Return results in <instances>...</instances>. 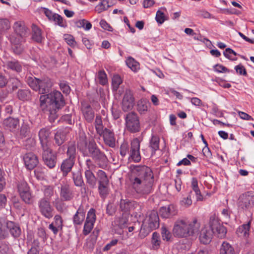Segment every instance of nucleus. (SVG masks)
<instances>
[{
	"instance_id": "15",
	"label": "nucleus",
	"mask_w": 254,
	"mask_h": 254,
	"mask_svg": "<svg viewBox=\"0 0 254 254\" xmlns=\"http://www.w3.org/2000/svg\"><path fill=\"white\" fill-rule=\"evenodd\" d=\"M140 143L139 140L137 138L133 139L131 142L129 157L132 160L136 162H138L141 160L139 151Z\"/></svg>"
},
{
	"instance_id": "25",
	"label": "nucleus",
	"mask_w": 254,
	"mask_h": 254,
	"mask_svg": "<svg viewBox=\"0 0 254 254\" xmlns=\"http://www.w3.org/2000/svg\"><path fill=\"white\" fill-rule=\"evenodd\" d=\"M177 211L173 205H169L167 207L163 206L160 209V214L163 218H167L176 215Z\"/></svg>"
},
{
	"instance_id": "8",
	"label": "nucleus",
	"mask_w": 254,
	"mask_h": 254,
	"mask_svg": "<svg viewBox=\"0 0 254 254\" xmlns=\"http://www.w3.org/2000/svg\"><path fill=\"white\" fill-rule=\"evenodd\" d=\"M238 204L243 209L253 207L254 205V192L248 191L242 194L239 197Z\"/></svg>"
},
{
	"instance_id": "6",
	"label": "nucleus",
	"mask_w": 254,
	"mask_h": 254,
	"mask_svg": "<svg viewBox=\"0 0 254 254\" xmlns=\"http://www.w3.org/2000/svg\"><path fill=\"white\" fill-rule=\"evenodd\" d=\"M17 189L21 199L27 204L32 203V196L27 182L22 180L18 182Z\"/></svg>"
},
{
	"instance_id": "10",
	"label": "nucleus",
	"mask_w": 254,
	"mask_h": 254,
	"mask_svg": "<svg viewBox=\"0 0 254 254\" xmlns=\"http://www.w3.org/2000/svg\"><path fill=\"white\" fill-rule=\"evenodd\" d=\"M209 224L213 229V233H216L219 238L225 237L227 233L226 228L220 223L215 216H211L210 218Z\"/></svg>"
},
{
	"instance_id": "57",
	"label": "nucleus",
	"mask_w": 254,
	"mask_h": 254,
	"mask_svg": "<svg viewBox=\"0 0 254 254\" xmlns=\"http://www.w3.org/2000/svg\"><path fill=\"white\" fill-rule=\"evenodd\" d=\"M39 243L38 241L35 240L31 248L28 252V254H39Z\"/></svg>"
},
{
	"instance_id": "23",
	"label": "nucleus",
	"mask_w": 254,
	"mask_h": 254,
	"mask_svg": "<svg viewBox=\"0 0 254 254\" xmlns=\"http://www.w3.org/2000/svg\"><path fill=\"white\" fill-rule=\"evenodd\" d=\"M49 131L46 128L41 129L39 132V137L42 149L48 148L50 146L49 141Z\"/></svg>"
},
{
	"instance_id": "1",
	"label": "nucleus",
	"mask_w": 254,
	"mask_h": 254,
	"mask_svg": "<svg viewBox=\"0 0 254 254\" xmlns=\"http://www.w3.org/2000/svg\"><path fill=\"white\" fill-rule=\"evenodd\" d=\"M130 181L133 190L139 195H148L153 191L154 175L152 170L146 166H133Z\"/></svg>"
},
{
	"instance_id": "63",
	"label": "nucleus",
	"mask_w": 254,
	"mask_h": 254,
	"mask_svg": "<svg viewBox=\"0 0 254 254\" xmlns=\"http://www.w3.org/2000/svg\"><path fill=\"white\" fill-rule=\"evenodd\" d=\"M8 251V244L5 242H0V254H7Z\"/></svg>"
},
{
	"instance_id": "20",
	"label": "nucleus",
	"mask_w": 254,
	"mask_h": 254,
	"mask_svg": "<svg viewBox=\"0 0 254 254\" xmlns=\"http://www.w3.org/2000/svg\"><path fill=\"white\" fill-rule=\"evenodd\" d=\"M105 143L111 147L115 146V138L114 132L109 129L105 128L102 133Z\"/></svg>"
},
{
	"instance_id": "35",
	"label": "nucleus",
	"mask_w": 254,
	"mask_h": 254,
	"mask_svg": "<svg viewBox=\"0 0 254 254\" xmlns=\"http://www.w3.org/2000/svg\"><path fill=\"white\" fill-rule=\"evenodd\" d=\"M66 155L68 158L75 160L76 148L75 142L68 143L67 148Z\"/></svg>"
},
{
	"instance_id": "24",
	"label": "nucleus",
	"mask_w": 254,
	"mask_h": 254,
	"mask_svg": "<svg viewBox=\"0 0 254 254\" xmlns=\"http://www.w3.org/2000/svg\"><path fill=\"white\" fill-rule=\"evenodd\" d=\"M38 86L39 89H38L37 91L41 94H44L49 91L52 86V83L50 78H44L39 80Z\"/></svg>"
},
{
	"instance_id": "17",
	"label": "nucleus",
	"mask_w": 254,
	"mask_h": 254,
	"mask_svg": "<svg viewBox=\"0 0 254 254\" xmlns=\"http://www.w3.org/2000/svg\"><path fill=\"white\" fill-rule=\"evenodd\" d=\"M213 234V229H211L210 225L203 227L199 233V239L200 242L205 245L209 244L211 241Z\"/></svg>"
},
{
	"instance_id": "36",
	"label": "nucleus",
	"mask_w": 254,
	"mask_h": 254,
	"mask_svg": "<svg viewBox=\"0 0 254 254\" xmlns=\"http://www.w3.org/2000/svg\"><path fill=\"white\" fill-rule=\"evenodd\" d=\"M98 191L100 196L105 198L109 193V183L99 184Z\"/></svg>"
},
{
	"instance_id": "43",
	"label": "nucleus",
	"mask_w": 254,
	"mask_h": 254,
	"mask_svg": "<svg viewBox=\"0 0 254 254\" xmlns=\"http://www.w3.org/2000/svg\"><path fill=\"white\" fill-rule=\"evenodd\" d=\"M161 243L159 234L155 232L153 233L152 236L151 244L152 249L157 250L159 248Z\"/></svg>"
},
{
	"instance_id": "58",
	"label": "nucleus",
	"mask_w": 254,
	"mask_h": 254,
	"mask_svg": "<svg viewBox=\"0 0 254 254\" xmlns=\"http://www.w3.org/2000/svg\"><path fill=\"white\" fill-rule=\"evenodd\" d=\"M213 68L215 71L219 73H226L230 71L227 67L220 64L215 65Z\"/></svg>"
},
{
	"instance_id": "21",
	"label": "nucleus",
	"mask_w": 254,
	"mask_h": 254,
	"mask_svg": "<svg viewBox=\"0 0 254 254\" xmlns=\"http://www.w3.org/2000/svg\"><path fill=\"white\" fill-rule=\"evenodd\" d=\"M13 28L15 34L17 35L25 37L28 35V28L23 22H15L13 25Z\"/></svg>"
},
{
	"instance_id": "46",
	"label": "nucleus",
	"mask_w": 254,
	"mask_h": 254,
	"mask_svg": "<svg viewBox=\"0 0 254 254\" xmlns=\"http://www.w3.org/2000/svg\"><path fill=\"white\" fill-rule=\"evenodd\" d=\"M17 96L20 100H27L30 99L31 92L28 90H19L17 92Z\"/></svg>"
},
{
	"instance_id": "39",
	"label": "nucleus",
	"mask_w": 254,
	"mask_h": 254,
	"mask_svg": "<svg viewBox=\"0 0 254 254\" xmlns=\"http://www.w3.org/2000/svg\"><path fill=\"white\" fill-rule=\"evenodd\" d=\"M72 179L77 187H81L84 184L81 173L79 171L72 172Z\"/></svg>"
},
{
	"instance_id": "45",
	"label": "nucleus",
	"mask_w": 254,
	"mask_h": 254,
	"mask_svg": "<svg viewBox=\"0 0 254 254\" xmlns=\"http://www.w3.org/2000/svg\"><path fill=\"white\" fill-rule=\"evenodd\" d=\"M66 136L64 132L61 131H58L55 136V140L56 144L60 146L65 140Z\"/></svg>"
},
{
	"instance_id": "50",
	"label": "nucleus",
	"mask_w": 254,
	"mask_h": 254,
	"mask_svg": "<svg viewBox=\"0 0 254 254\" xmlns=\"http://www.w3.org/2000/svg\"><path fill=\"white\" fill-rule=\"evenodd\" d=\"M147 102L145 100H140L137 103V111L140 114H144L147 111Z\"/></svg>"
},
{
	"instance_id": "31",
	"label": "nucleus",
	"mask_w": 254,
	"mask_h": 254,
	"mask_svg": "<svg viewBox=\"0 0 254 254\" xmlns=\"http://www.w3.org/2000/svg\"><path fill=\"white\" fill-rule=\"evenodd\" d=\"M32 39L36 42L41 43L43 39L41 30L36 25L33 24L32 26Z\"/></svg>"
},
{
	"instance_id": "37",
	"label": "nucleus",
	"mask_w": 254,
	"mask_h": 254,
	"mask_svg": "<svg viewBox=\"0 0 254 254\" xmlns=\"http://www.w3.org/2000/svg\"><path fill=\"white\" fill-rule=\"evenodd\" d=\"M250 228V222L247 224H243L240 226L237 230L236 233L240 237L247 238L249 236Z\"/></svg>"
},
{
	"instance_id": "14",
	"label": "nucleus",
	"mask_w": 254,
	"mask_h": 254,
	"mask_svg": "<svg viewBox=\"0 0 254 254\" xmlns=\"http://www.w3.org/2000/svg\"><path fill=\"white\" fill-rule=\"evenodd\" d=\"M134 105V98L132 92L130 90L127 89L122 100V109L124 112H127L132 110Z\"/></svg>"
},
{
	"instance_id": "44",
	"label": "nucleus",
	"mask_w": 254,
	"mask_h": 254,
	"mask_svg": "<svg viewBox=\"0 0 254 254\" xmlns=\"http://www.w3.org/2000/svg\"><path fill=\"white\" fill-rule=\"evenodd\" d=\"M126 63L128 67L134 71H136L139 68V63L131 57H129L127 60Z\"/></svg>"
},
{
	"instance_id": "32",
	"label": "nucleus",
	"mask_w": 254,
	"mask_h": 254,
	"mask_svg": "<svg viewBox=\"0 0 254 254\" xmlns=\"http://www.w3.org/2000/svg\"><path fill=\"white\" fill-rule=\"evenodd\" d=\"M134 202L127 199H121L120 203V208L125 214L129 211L133 207Z\"/></svg>"
},
{
	"instance_id": "18",
	"label": "nucleus",
	"mask_w": 254,
	"mask_h": 254,
	"mask_svg": "<svg viewBox=\"0 0 254 254\" xmlns=\"http://www.w3.org/2000/svg\"><path fill=\"white\" fill-rule=\"evenodd\" d=\"M61 199L63 201H70L74 197V193L69 185H62L60 192Z\"/></svg>"
},
{
	"instance_id": "9",
	"label": "nucleus",
	"mask_w": 254,
	"mask_h": 254,
	"mask_svg": "<svg viewBox=\"0 0 254 254\" xmlns=\"http://www.w3.org/2000/svg\"><path fill=\"white\" fill-rule=\"evenodd\" d=\"M143 225L149 230L156 229L159 225V217L157 212L153 210L149 212L143 222Z\"/></svg>"
},
{
	"instance_id": "30",
	"label": "nucleus",
	"mask_w": 254,
	"mask_h": 254,
	"mask_svg": "<svg viewBox=\"0 0 254 254\" xmlns=\"http://www.w3.org/2000/svg\"><path fill=\"white\" fill-rule=\"evenodd\" d=\"M8 230L14 238H18L21 234V229L19 226L12 221L8 222Z\"/></svg>"
},
{
	"instance_id": "4",
	"label": "nucleus",
	"mask_w": 254,
	"mask_h": 254,
	"mask_svg": "<svg viewBox=\"0 0 254 254\" xmlns=\"http://www.w3.org/2000/svg\"><path fill=\"white\" fill-rule=\"evenodd\" d=\"M88 150L90 156L95 161L98 166L104 169L107 166V158L103 152H102L94 141H90L88 145Z\"/></svg>"
},
{
	"instance_id": "19",
	"label": "nucleus",
	"mask_w": 254,
	"mask_h": 254,
	"mask_svg": "<svg viewBox=\"0 0 254 254\" xmlns=\"http://www.w3.org/2000/svg\"><path fill=\"white\" fill-rule=\"evenodd\" d=\"M81 111L86 121L91 123L95 117V114L91 106L88 104L82 103Z\"/></svg>"
},
{
	"instance_id": "56",
	"label": "nucleus",
	"mask_w": 254,
	"mask_h": 254,
	"mask_svg": "<svg viewBox=\"0 0 254 254\" xmlns=\"http://www.w3.org/2000/svg\"><path fill=\"white\" fill-rule=\"evenodd\" d=\"M155 19L158 23L162 24L165 20H167V18L164 13L159 10L156 12Z\"/></svg>"
},
{
	"instance_id": "48",
	"label": "nucleus",
	"mask_w": 254,
	"mask_h": 254,
	"mask_svg": "<svg viewBox=\"0 0 254 254\" xmlns=\"http://www.w3.org/2000/svg\"><path fill=\"white\" fill-rule=\"evenodd\" d=\"M123 80L120 76L118 74L114 75L112 78V86L114 91H117Z\"/></svg>"
},
{
	"instance_id": "3",
	"label": "nucleus",
	"mask_w": 254,
	"mask_h": 254,
	"mask_svg": "<svg viewBox=\"0 0 254 254\" xmlns=\"http://www.w3.org/2000/svg\"><path fill=\"white\" fill-rule=\"evenodd\" d=\"M199 227L200 223L196 218L190 221L185 218H180L175 221L172 233L177 238H187L197 233Z\"/></svg>"
},
{
	"instance_id": "40",
	"label": "nucleus",
	"mask_w": 254,
	"mask_h": 254,
	"mask_svg": "<svg viewBox=\"0 0 254 254\" xmlns=\"http://www.w3.org/2000/svg\"><path fill=\"white\" fill-rule=\"evenodd\" d=\"M10 28V23L6 18H0V35L5 33Z\"/></svg>"
},
{
	"instance_id": "61",
	"label": "nucleus",
	"mask_w": 254,
	"mask_h": 254,
	"mask_svg": "<svg viewBox=\"0 0 254 254\" xmlns=\"http://www.w3.org/2000/svg\"><path fill=\"white\" fill-rule=\"evenodd\" d=\"M44 194L45 197L43 198H47L49 200L50 198L54 194V189L52 187L48 186L44 190Z\"/></svg>"
},
{
	"instance_id": "47",
	"label": "nucleus",
	"mask_w": 254,
	"mask_h": 254,
	"mask_svg": "<svg viewBox=\"0 0 254 254\" xmlns=\"http://www.w3.org/2000/svg\"><path fill=\"white\" fill-rule=\"evenodd\" d=\"M127 222L128 219L126 214H123L122 217L117 218L114 222L115 224L118 225L120 228H123L126 226Z\"/></svg>"
},
{
	"instance_id": "7",
	"label": "nucleus",
	"mask_w": 254,
	"mask_h": 254,
	"mask_svg": "<svg viewBox=\"0 0 254 254\" xmlns=\"http://www.w3.org/2000/svg\"><path fill=\"white\" fill-rule=\"evenodd\" d=\"M38 204L39 211L44 217L50 219L53 216L54 209L49 200L47 198H41L38 201Z\"/></svg>"
},
{
	"instance_id": "52",
	"label": "nucleus",
	"mask_w": 254,
	"mask_h": 254,
	"mask_svg": "<svg viewBox=\"0 0 254 254\" xmlns=\"http://www.w3.org/2000/svg\"><path fill=\"white\" fill-rule=\"evenodd\" d=\"M30 127L28 124L24 123L20 128V135L23 137H27L30 135Z\"/></svg>"
},
{
	"instance_id": "16",
	"label": "nucleus",
	"mask_w": 254,
	"mask_h": 254,
	"mask_svg": "<svg viewBox=\"0 0 254 254\" xmlns=\"http://www.w3.org/2000/svg\"><path fill=\"white\" fill-rule=\"evenodd\" d=\"M23 159L24 165L28 170L33 169L39 163L38 157L32 152L25 154Z\"/></svg>"
},
{
	"instance_id": "60",
	"label": "nucleus",
	"mask_w": 254,
	"mask_h": 254,
	"mask_svg": "<svg viewBox=\"0 0 254 254\" xmlns=\"http://www.w3.org/2000/svg\"><path fill=\"white\" fill-rule=\"evenodd\" d=\"M116 205L113 203H109L107 206L106 212L109 215H113L116 211Z\"/></svg>"
},
{
	"instance_id": "59",
	"label": "nucleus",
	"mask_w": 254,
	"mask_h": 254,
	"mask_svg": "<svg viewBox=\"0 0 254 254\" xmlns=\"http://www.w3.org/2000/svg\"><path fill=\"white\" fill-rule=\"evenodd\" d=\"M51 224H53L58 228L62 229L63 227V220L61 216L59 215H56L54 217V221Z\"/></svg>"
},
{
	"instance_id": "28",
	"label": "nucleus",
	"mask_w": 254,
	"mask_h": 254,
	"mask_svg": "<svg viewBox=\"0 0 254 254\" xmlns=\"http://www.w3.org/2000/svg\"><path fill=\"white\" fill-rule=\"evenodd\" d=\"M4 66L7 69H11L17 72H20L22 69L21 64L16 60L7 61L5 62Z\"/></svg>"
},
{
	"instance_id": "55",
	"label": "nucleus",
	"mask_w": 254,
	"mask_h": 254,
	"mask_svg": "<svg viewBox=\"0 0 254 254\" xmlns=\"http://www.w3.org/2000/svg\"><path fill=\"white\" fill-rule=\"evenodd\" d=\"M98 79L100 84L104 85L108 82L107 74L104 70L98 72Z\"/></svg>"
},
{
	"instance_id": "54",
	"label": "nucleus",
	"mask_w": 254,
	"mask_h": 254,
	"mask_svg": "<svg viewBox=\"0 0 254 254\" xmlns=\"http://www.w3.org/2000/svg\"><path fill=\"white\" fill-rule=\"evenodd\" d=\"M161 233L163 240L169 241L171 240L172 238V234L166 227H162Z\"/></svg>"
},
{
	"instance_id": "42",
	"label": "nucleus",
	"mask_w": 254,
	"mask_h": 254,
	"mask_svg": "<svg viewBox=\"0 0 254 254\" xmlns=\"http://www.w3.org/2000/svg\"><path fill=\"white\" fill-rule=\"evenodd\" d=\"M159 138L155 135H152L150 140V147L152 150V153L159 149Z\"/></svg>"
},
{
	"instance_id": "33",
	"label": "nucleus",
	"mask_w": 254,
	"mask_h": 254,
	"mask_svg": "<svg viewBox=\"0 0 254 254\" xmlns=\"http://www.w3.org/2000/svg\"><path fill=\"white\" fill-rule=\"evenodd\" d=\"M85 176L86 183L91 188H94L96 185L97 178L92 171H85Z\"/></svg>"
},
{
	"instance_id": "62",
	"label": "nucleus",
	"mask_w": 254,
	"mask_h": 254,
	"mask_svg": "<svg viewBox=\"0 0 254 254\" xmlns=\"http://www.w3.org/2000/svg\"><path fill=\"white\" fill-rule=\"evenodd\" d=\"M235 69L237 73L240 75L244 76H246L247 75L246 69L242 64H239V65H236L235 67Z\"/></svg>"
},
{
	"instance_id": "29",
	"label": "nucleus",
	"mask_w": 254,
	"mask_h": 254,
	"mask_svg": "<svg viewBox=\"0 0 254 254\" xmlns=\"http://www.w3.org/2000/svg\"><path fill=\"white\" fill-rule=\"evenodd\" d=\"M19 120L16 118H8L3 121V125L5 127L10 131H14L19 125Z\"/></svg>"
},
{
	"instance_id": "5",
	"label": "nucleus",
	"mask_w": 254,
	"mask_h": 254,
	"mask_svg": "<svg viewBox=\"0 0 254 254\" xmlns=\"http://www.w3.org/2000/svg\"><path fill=\"white\" fill-rule=\"evenodd\" d=\"M126 125L128 130L131 132H136L140 130V124L137 115L131 112L126 115Z\"/></svg>"
},
{
	"instance_id": "51",
	"label": "nucleus",
	"mask_w": 254,
	"mask_h": 254,
	"mask_svg": "<svg viewBox=\"0 0 254 254\" xmlns=\"http://www.w3.org/2000/svg\"><path fill=\"white\" fill-rule=\"evenodd\" d=\"M224 56L232 61H236L237 58L235 56L237 55V53L234 51L232 49L228 48L225 49L223 52Z\"/></svg>"
},
{
	"instance_id": "41",
	"label": "nucleus",
	"mask_w": 254,
	"mask_h": 254,
	"mask_svg": "<svg viewBox=\"0 0 254 254\" xmlns=\"http://www.w3.org/2000/svg\"><path fill=\"white\" fill-rule=\"evenodd\" d=\"M94 126L95 127V129L96 130L97 133L101 135L102 133L103 132L104 129V126L103 125V122L102 120L101 117L99 115H97L96 116L95 122H94Z\"/></svg>"
},
{
	"instance_id": "11",
	"label": "nucleus",
	"mask_w": 254,
	"mask_h": 254,
	"mask_svg": "<svg viewBox=\"0 0 254 254\" xmlns=\"http://www.w3.org/2000/svg\"><path fill=\"white\" fill-rule=\"evenodd\" d=\"M9 39L14 53L17 55L20 54L24 49L22 45L25 42V37L13 35L10 36Z\"/></svg>"
},
{
	"instance_id": "34",
	"label": "nucleus",
	"mask_w": 254,
	"mask_h": 254,
	"mask_svg": "<svg viewBox=\"0 0 254 254\" xmlns=\"http://www.w3.org/2000/svg\"><path fill=\"white\" fill-rule=\"evenodd\" d=\"M220 254H235L233 247L227 242H224L220 249Z\"/></svg>"
},
{
	"instance_id": "12",
	"label": "nucleus",
	"mask_w": 254,
	"mask_h": 254,
	"mask_svg": "<svg viewBox=\"0 0 254 254\" xmlns=\"http://www.w3.org/2000/svg\"><path fill=\"white\" fill-rule=\"evenodd\" d=\"M42 150V157L45 164L49 168H53L56 164V156L52 153L50 147L43 148Z\"/></svg>"
},
{
	"instance_id": "13",
	"label": "nucleus",
	"mask_w": 254,
	"mask_h": 254,
	"mask_svg": "<svg viewBox=\"0 0 254 254\" xmlns=\"http://www.w3.org/2000/svg\"><path fill=\"white\" fill-rule=\"evenodd\" d=\"M96 220L95 210L91 208L88 212L86 219L84 225L83 233L84 235L89 234L92 230Z\"/></svg>"
},
{
	"instance_id": "49",
	"label": "nucleus",
	"mask_w": 254,
	"mask_h": 254,
	"mask_svg": "<svg viewBox=\"0 0 254 254\" xmlns=\"http://www.w3.org/2000/svg\"><path fill=\"white\" fill-rule=\"evenodd\" d=\"M192 191H190L188 196L184 197L180 201V204L184 207H188L192 204V200L191 194Z\"/></svg>"
},
{
	"instance_id": "64",
	"label": "nucleus",
	"mask_w": 254,
	"mask_h": 254,
	"mask_svg": "<svg viewBox=\"0 0 254 254\" xmlns=\"http://www.w3.org/2000/svg\"><path fill=\"white\" fill-rule=\"evenodd\" d=\"M64 40L70 46H73L75 45V42L73 37L71 35L65 34L64 36Z\"/></svg>"
},
{
	"instance_id": "26",
	"label": "nucleus",
	"mask_w": 254,
	"mask_h": 254,
	"mask_svg": "<svg viewBox=\"0 0 254 254\" xmlns=\"http://www.w3.org/2000/svg\"><path fill=\"white\" fill-rule=\"evenodd\" d=\"M86 211L82 206H80L73 217V223L80 225L85 219Z\"/></svg>"
},
{
	"instance_id": "53",
	"label": "nucleus",
	"mask_w": 254,
	"mask_h": 254,
	"mask_svg": "<svg viewBox=\"0 0 254 254\" xmlns=\"http://www.w3.org/2000/svg\"><path fill=\"white\" fill-rule=\"evenodd\" d=\"M97 175L99 179V184L109 183L107 176L104 171L102 170H99L97 173Z\"/></svg>"
},
{
	"instance_id": "38",
	"label": "nucleus",
	"mask_w": 254,
	"mask_h": 254,
	"mask_svg": "<svg viewBox=\"0 0 254 254\" xmlns=\"http://www.w3.org/2000/svg\"><path fill=\"white\" fill-rule=\"evenodd\" d=\"M39 80V79L32 76L26 77L27 83L33 90L36 91L39 89L38 87Z\"/></svg>"
},
{
	"instance_id": "22",
	"label": "nucleus",
	"mask_w": 254,
	"mask_h": 254,
	"mask_svg": "<svg viewBox=\"0 0 254 254\" xmlns=\"http://www.w3.org/2000/svg\"><path fill=\"white\" fill-rule=\"evenodd\" d=\"M75 161V160L68 158L63 161L61 165V170L64 176H66L68 173L71 171Z\"/></svg>"
},
{
	"instance_id": "2",
	"label": "nucleus",
	"mask_w": 254,
	"mask_h": 254,
	"mask_svg": "<svg viewBox=\"0 0 254 254\" xmlns=\"http://www.w3.org/2000/svg\"><path fill=\"white\" fill-rule=\"evenodd\" d=\"M40 102L41 109L49 116L51 122H54L57 118L58 111L64 105L63 96L62 93L58 91L41 95Z\"/></svg>"
},
{
	"instance_id": "27",
	"label": "nucleus",
	"mask_w": 254,
	"mask_h": 254,
	"mask_svg": "<svg viewBox=\"0 0 254 254\" xmlns=\"http://www.w3.org/2000/svg\"><path fill=\"white\" fill-rule=\"evenodd\" d=\"M8 222L4 218H0V240L5 239L9 236Z\"/></svg>"
}]
</instances>
